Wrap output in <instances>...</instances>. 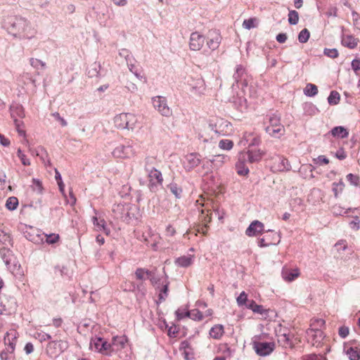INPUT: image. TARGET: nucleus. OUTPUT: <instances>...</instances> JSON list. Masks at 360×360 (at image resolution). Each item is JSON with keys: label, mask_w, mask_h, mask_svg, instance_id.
Here are the masks:
<instances>
[{"label": "nucleus", "mask_w": 360, "mask_h": 360, "mask_svg": "<svg viewBox=\"0 0 360 360\" xmlns=\"http://www.w3.org/2000/svg\"><path fill=\"white\" fill-rule=\"evenodd\" d=\"M2 26L8 34L19 39H32L36 34L30 22L20 16H7L4 18Z\"/></svg>", "instance_id": "1"}, {"label": "nucleus", "mask_w": 360, "mask_h": 360, "mask_svg": "<svg viewBox=\"0 0 360 360\" xmlns=\"http://www.w3.org/2000/svg\"><path fill=\"white\" fill-rule=\"evenodd\" d=\"M138 122L136 116L131 113H121L114 118L115 126L117 129L133 130Z\"/></svg>", "instance_id": "2"}, {"label": "nucleus", "mask_w": 360, "mask_h": 360, "mask_svg": "<svg viewBox=\"0 0 360 360\" xmlns=\"http://www.w3.org/2000/svg\"><path fill=\"white\" fill-rule=\"evenodd\" d=\"M131 205L129 203H117L115 204L112 207V212L115 218L120 219L126 223H129L132 219L130 213Z\"/></svg>", "instance_id": "3"}, {"label": "nucleus", "mask_w": 360, "mask_h": 360, "mask_svg": "<svg viewBox=\"0 0 360 360\" xmlns=\"http://www.w3.org/2000/svg\"><path fill=\"white\" fill-rule=\"evenodd\" d=\"M269 125L266 127V131L271 136L279 137L284 133V127L281 123L280 116L273 114L269 118Z\"/></svg>", "instance_id": "4"}, {"label": "nucleus", "mask_w": 360, "mask_h": 360, "mask_svg": "<svg viewBox=\"0 0 360 360\" xmlns=\"http://www.w3.org/2000/svg\"><path fill=\"white\" fill-rule=\"evenodd\" d=\"M91 347H94L95 349L107 356H111V344L101 337H95L91 340Z\"/></svg>", "instance_id": "5"}, {"label": "nucleus", "mask_w": 360, "mask_h": 360, "mask_svg": "<svg viewBox=\"0 0 360 360\" xmlns=\"http://www.w3.org/2000/svg\"><path fill=\"white\" fill-rule=\"evenodd\" d=\"M147 173L149 181V189L152 192H155L158 190V186L162 185L163 177L162 172L156 168H154L147 172Z\"/></svg>", "instance_id": "6"}, {"label": "nucleus", "mask_w": 360, "mask_h": 360, "mask_svg": "<svg viewBox=\"0 0 360 360\" xmlns=\"http://www.w3.org/2000/svg\"><path fill=\"white\" fill-rule=\"evenodd\" d=\"M69 347L68 342L66 340L51 341L46 346V352L51 356H56L63 353Z\"/></svg>", "instance_id": "7"}, {"label": "nucleus", "mask_w": 360, "mask_h": 360, "mask_svg": "<svg viewBox=\"0 0 360 360\" xmlns=\"http://www.w3.org/2000/svg\"><path fill=\"white\" fill-rule=\"evenodd\" d=\"M240 160H246L249 163L259 162L265 153L259 149H248L247 151L240 153Z\"/></svg>", "instance_id": "8"}, {"label": "nucleus", "mask_w": 360, "mask_h": 360, "mask_svg": "<svg viewBox=\"0 0 360 360\" xmlns=\"http://www.w3.org/2000/svg\"><path fill=\"white\" fill-rule=\"evenodd\" d=\"M253 348L257 354L261 356L269 355L275 349V343L274 342H253Z\"/></svg>", "instance_id": "9"}, {"label": "nucleus", "mask_w": 360, "mask_h": 360, "mask_svg": "<svg viewBox=\"0 0 360 360\" xmlns=\"http://www.w3.org/2000/svg\"><path fill=\"white\" fill-rule=\"evenodd\" d=\"M153 105L154 108L163 116L169 117L172 115V110L167 103V99L162 96H155L153 98Z\"/></svg>", "instance_id": "10"}, {"label": "nucleus", "mask_w": 360, "mask_h": 360, "mask_svg": "<svg viewBox=\"0 0 360 360\" xmlns=\"http://www.w3.org/2000/svg\"><path fill=\"white\" fill-rule=\"evenodd\" d=\"M135 153V150L133 148V146L128 143L127 146L124 145H120L117 147H116L112 154L113 157L116 158H129L131 156H133Z\"/></svg>", "instance_id": "11"}, {"label": "nucleus", "mask_w": 360, "mask_h": 360, "mask_svg": "<svg viewBox=\"0 0 360 360\" xmlns=\"http://www.w3.org/2000/svg\"><path fill=\"white\" fill-rule=\"evenodd\" d=\"M200 155L198 153H191L186 155L184 168L186 171H191L201 163Z\"/></svg>", "instance_id": "12"}, {"label": "nucleus", "mask_w": 360, "mask_h": 360, "mask_svg": "<svg viewBox=\"0 0 360 360\" xmlns=\"http://www.w3.org/2000/svg\"><path fill=\"white\" fill-rule=\"evenodd\" d=\"M205 39V37L199 32H192L189 41L190 49L192 51H199L202 47Z\"/></svg>", "instance_id": "13"}, {"label": "nucleus", "mask_w": 360, "mask_h": 360, "mask_svg": "<svg viewBox=\"0 0 360 360\" xmlns=\"http://www.w3.org/2000/svg\"><path fill=\"white\" fill-rule=\"evenodd\" d=\"M18 337V333L15 329L10 330L4 335V344L8 346L7 348L11 349V354L14 353Z\"/></svg>", "instance_id": "14"}, {"label": "nucleus", "mask_w": 360, "mask_h": 360, "mask_svg": "<svg viewBox=\"0 0 360 360\" xmlns=\"http://www.w3.org/2000/svg\"><path fill=\"white\" fill-rule=\"evenodd\" d=\"M264 232V225L262 222L255 220L249 225L245 231V234L248 236L252 237L257 236Z\"/></svg>", "instance_id": "15"}, {"label": "nucleus", "mask_w": 360, "mask_h": 360, "mask_svg": "<svg viewBox=\"0 0 360 360\" xmlns=\"http://www.w3.org/2000/svg\"><path fill=\"white\" fill-rule=\"evenodd\" d=\"M272 168L277 172H288L290 170L291 166L288 159L278 155L274 159Z\"/></svg>", "instance_id": "16"}, {"label": "nucleus", "mask_w": 360, "mask_h": 360, "mask_svg": "<svg viewBox=\"0 0 360 360\" xmlns=\"http://www.w3.org/2000/svg\"><path fill=\"white\" fill-rule=\"evenodd\" d=\"M211 37V38L207 40V45L210 49L212 51L216 50L221 43V37L216 31L210 32L209 37Z\"/></svg>", "instance_id": "17"}, {"label": "nucleus", "mask_w": 360, "mask_h": 360, "mask_svg": "<svg viewBox=\"0 0 360 360\" xmlns=\"http://www.w3.org/2000/svg\"><path fill=\"white\" fill-rule=\"evenodd\" d=\"M92 222L97 231H103L106 235L110 234V230L108 227L104 219L94 216L92 217Z\"/></svg>", "instance_id": "18"}, {"label": "nucleus", "mask_w": 360, "mask_h": 360, "mask_svg": "<svg viewBox=\"0 0 360 360\" xmlns=\"http://www.w3.org/2000/svg\"><path fill=\"white\" fill-rule=\"evenodd\" d=\"M127 342V338L125 335L115 336L112 339L111 350L112 353L123 349Z\"/></svg>", "instance_id": "19"}, {"label": "nucleus", "mask_w": 360, "mask_h": 360, "mask_svg": "<svg viewBox=\"0 0 360 360\" xmlns=\"http://www.w3.org/2000/svg\"><path fill=\"white\" fill-rule=\"evenodd\" d=\"M328 134L334 138L345 139L348 137L349 131L345 127L338 126L333 127Z\"/></svg>", "instance_id": "20"}, {"label": "nucleus", "mask_w": 360, "mask_h": 360, "mask_svg": "<svg viewBox=\"0 0 360 360\" xmlns=\"http://www.w3.org/2000/svg\"><path fill=\"white\" fill-rule=\"evenodd\" d=\"M11 116L14 120L19 117H23L25 116V111L22 105L18 103H13L9 108Z\"/></svg>", "instance_id": "21"}, {"label": "nucleus", "mask_w": 360, "mask_h": 360, "mask_svg": "<svg viewBox=\"0 0 360 360\" xmlns=\"http://www.w3.org/2000/svg\"><path fill=\"white\" fill-rule=\"evenodd\" d=\"M264 236L265 238H267L270 239L269 240L270 242H268V244H269V245H276L280 243L281 236L278 232L269 229L267 231H264Z\"/></svg>", "instance_id": "22"}, {"label": "nucleus", "mask_w": 360, "mask_h": 360, "mask_svg": "<svg viewBox=\"0 0 360 360\" xmlns=\"http://www.w3.org/2000/svg\"><path fill=\"white\" fill-rule=\"evenodd\" d=\"M246 160H240V154H238V161L236 163V169L238 175L246 176L249 173V169L246 166Z\"/></svg>", "instance_id": "23"}, {"label": "nucleus", "mask_w": 360, "mask_h": 360, "mask_svg": "<svg viewBox=\"0 0 360 360\" xmlns=\"http://www.w3.org/2000/svg\"><path fill=\"white\" fill-rule=\"evenodd\" d=\"M193 260V255H184L176 258L174 261V263L178 266L186 268L192 264Z\"/></svg>", "instance_id": "24"}, {"label": "nucleus", "mask_w": 360, "mask_h": 360, "mask_svg": "<svg viewBox=\"0 0 360 360\" xmlns=\"http://www.w3.org/2000/svg\"><path fill=\"white\" fill-rule=\"evenodd\" d=\"M359 39L353 35H346L342 39V44L349 49H354L356 47Z\"/></svg>", "instance_id": "25"}, {"label": "nucleus", "mask_w": 360, "mask_h": 360, "mask_svg": "<svg viewBox=\"0 0 360 360\" xmlns=\"http://www.w3.org/2000/svg\"><path fill=\"white\" fill-rule=\"evenodd\" d=\"M224 333V326L221 324L214 325L210 330V335L216 340L220 339Z\"/></svg>", "instance_id": "26"}, {"label": "nucleus", "mask_w": 360, "mask_h": 360, "mask_svg": "<svg viewBox=\"0 0 360 360\" xmlns=\"http://www.w3.org/2000/svg\"><path fill=\"white\" fill-rule=\"evenodd\" d=\"M246 308L251 309L253 312L259 314H264L267 312V310L264 309L262 305L257 304L255 300H250L246 304Z\"/></svg>", "instance_id": "27"}, {"label": "nucleus", "mask_w": 360, "mask_h": 360, "mask_svg": "<svg viewBox=\"0 0 360 360\" xmlns=\"http://www.w3.org/2000/svg\"><path fill=\"white\" fill-rule=\"evenodd\" d=\"M299 276V272L297 270L290 271L288 269H283L282 271V277L283 278L288 282H291L294 281Z\"/></svg>", "instance_id": "28"}, {"label": "nucleus", "mask_w": 360, "mask_h": 360, "mask_svg": "<svg viewBox=\"0 0 360 360\" xmlns=\"http://www.w3.org/2000/svg\"><path fill=\"white\" fill-rule=\"evenodd\" d=\"M101 65L94 63L87 68V75L89 77H97L100 76Z\"/></svg>", "instance_id": "29"}, {"label": "nucleus", "mask_w": 360, "mask_h": 360, "mask_svg": "<svg viewBox=\"0 0 360 360\" xmlns=\"http://www.w3.org/2000/svg\"><path fill=\"white\" fill-rule=\"evenodd\" d=\"M156 165L157 161L154 157L148 156L144 160V169L146 172L155 168Z\"/></svg>", "instance_id": "30"}, {"label": "nucleus", "mask_w": 360, "mask_h": 360, "mask_svg": "<svg viewBox=\"0 0 360 360\" xmlns=\"http://www.w3.org/2000/svg\"><path fill=\"white\" fill-rule=\"evenodd\" d=\"M304 94L307 96L313 97L318 94V88L315 84L308 83L304 89Z\"/></svg>", "instance_id": "31"}, {"label": "nucleus", "mask_w": 360, "mask_h": 360, "mask_svg": "<svg viewBox=\"0 0 360 360\" xmlns=\"http://www.w3.org/2000/svg\"><path fill=\"white\" fill-rule=\"evenodd\" d=\"M167 188L176 198H181L182 189L177 185V184L174 182L170 183L167 185Z\"/></svg>", "instance_id": "32"}, {"label": "nucleus", "mask_w": 360, "mask_h": 360, "mask_svg": "<svg viewBox=\"0 0 360 360\" xmlns=\"http://www.w3.org/2000/svg\"><path fill=\"white\" fill-rule=\"evenodd\" d=\"M228 160V157L225 155H215L212 158V162L214 163V166L219 167L222 165Z\"/></svg>", "instance_id": "33"}, {"label": "nucleus", "mask_w": 360, "mask_h": 360, "mask_svg": "<svg viewBox=\"0 0 360 360\" xmlns=\"http://www.w3.org/2000/svg\"><path fill=\"white\" fill-rule=\"evenodd\" d=\"M340 100V95L336 91H331L329 96L328 97V102L330 105H334L339 103Z\"/></svg>", "instance_id": "34"}, {"label": "nucleus", "mask_w": 360, "mask_h": 360, "mask_svg": "<svg viewBox=\"0 0 360 360\" xmlns=\"http://www.w3.org/2000/svg\"><path fill=\"white\" fill-rule=\"evenodd\" d=\"M347 354L349 360H360V349L358 350L356 347H349L347 350Z\"/></svg>", "instance_id": "35"}, {"label": "nucleus", "mask_w": 360, "mask_h": 360, "mask_svg": "<svg viewBox=\"0 0 360 360\" xmlns=\"http://www.w3.org/2000/svg\"><path fill=\"white\" fill-rule=\"evenodd\" d=\"M18 205V199L16 197H10L7 199L6 207L8 210H15Z\"/></svg>", "instance_id": "36"}, {"label": "nucleus", "mask_w": 360, "mask_h": 360, "mask_svg": "<svg viewBox=\"0 0 360 360\" xmlns=\"http://www.w3.org/2000/svg\"><path fill=\"white\" fill-rule=\"evenodd\" d=\"M0 243L13 246L12 239L9 233L0 229Z\"/></svg>", "instance_id": "37"}, {"label": "nucleus", "mask_w": 360, "mask_h": 360, "mask_svg": "<svg viewBox=\"0 0 360 360\" xmlns=\"http://www.w3.org/2000/svg\"><path fill=\"white\" fill-rule=\"evenodd\" d=\"M310 37V32L308 30V29L304 28L302 30L300 33L298 34V41L299 42L302 44H304L308 41Z\"/></svg>", "instance_id": "38"}, {"label": "nucleus", "mask_w": 360, "mask_h": 360, "mask_svg": "<svg viewBox=\"0 0 360 360\" xmlns=\"http://www.w3.org/2000/svg\"><path fill=\"white\" fill-rule=\"evenodd\" d=\"M299 21V13L295 10H291L288 13V22L291 25H295Z\"/></svg>", "instance_id": "39"}, {"label": "nucleus", "mask_w": 360, "mask_h": 360, "mask_svg": "<svg viewBox=\"0 0 360 360\" xmlns=\"http://www.w3.org/2000/svg\"><path fill=\"white\" fill-rule=\"evenodd\" d=\"M345 187V184L342 180L339 182H333V191L334 193V196L337 198L338 197L339 193H342Z\"/></svg>", "instance_id": "40"}, {"label": "nucleus", "mask_w": 360, "mask_h": 360, "mask_svg": "<svg viewBox=\"0 0 360 360\" xmlns=\"http://www.w3.org/2000/svg\"><path fill=\"white\" fill-rule=\"evenodd\" d=\"M30 63L32 67H33L34 68H35L37 70H39V69L44 70L46 68V63L44 62H43L42 60L37 59V58H31L30 59Z\"/></svg>", "instance_id": "41"}, {"label": "nucleus", "mask_w": 360, "mask_h": 360, "mask_svg": "<svg viewBox=\"0 0 360 360\" xmlns=\"http://www.w3.org/2000/svg\"><path fill=\"white\" fill-rule=\"evenodd\" d=\"M245 72V69L242 65H238L236 66V72L233 75V79H235L236 84H239L240 81V78Z\"/></svg>", "instance_id": "42"}, {"label": "nucleus", "mask_w": 360, "mask_h": 360, "mask_svg": "<svg viewBox=\"0 0 360 360\" xmlns=\"http://www.w3.org/2000/svg\"><path fill=\"white\" fill-rule=\"evenodd\" d=\"M32 188L39 194H41L44 190L41 181L38 179H32Z\"/></svg>", "instance_id": "43"}, {"label": "nucleus", "mask_w": 360, "mask_h": 360, "mask_svg": "<svg viewBox=\"0 0 360 360\" xmlns=\"http://www.w3.org/2000/svg\"><path fill=\"white\" fill-rule=\"evenodd\" d=\"M11 253L12 251L8 248H3L0 249L1 258L6 264H9L11 262V259L8 258V257L11 255Z\"/></svg>", "instance_id": "44"}, {"label": "nucleus", "mask_w": 360, "mask_h": 360, "mask_svg": "<svg viewBox=\"0 0 360 360\" xmlns=\"http://www.w3.org/2000/svg\"><path fill=\"white\" fill-rule=\"evenodd\" d=\"M147 272H150V271L143 268H138L135 271L136 279L145 281L147 278Z\"/></svg>", "instance_id": "45"}, {"label": "nucleus", "mask_w": 360, "mask_h": 360, "mask_svg": "<svg viewBox=\"0 0 360 360\" xmlns=\"http://www.w3.org/2000/svg\"><path fill=\"white\" fill-rule=\"evenodd\" d=\"M233 146V143L229 139H222L219 143V147L223 150H231Z\"/></svg>", "instance_id": "46"}, {"label": "nucleus", "mask_w": 360, "mask_h": 360, "mask_svg": "<svg viewBox=\"0 0 360 360\" xmlns=\"http://www.w3.org/2000/svg\"><path fill=\"white\" fill-rule=\"evenodd\" d=\"M147 278L150 281L152 285L159 287L160 279L155 276V271L147 272Z\"/></svg>", "instance_id": "47"}, {"label": "nucleus", "mask_w": 360, "mask_h": 360, "mask_svg": "<svg viewBox=\"0 0 360 360\" xmlns=\"http://www.w3.org/2000/svg\"><path fill=\"white\" fill-rule=\"evenodd\" d=\"M169 283V282L165 283L160 290V293L159 294V300L160 302L165 301L168 295Z\"/></svg>", "instance_id": "48"}, {"label": "nucleus", "mask_w": 360, "mask_h": 360, "mask_svg": "<svg viewBox=\"0 0 360 360\" xmlns=\"http://www.w3.org/2000/svg\"><path fill=\"white\" fill-rule=\"evenodd\" d=\"M248 301H250V300L248 299V295L243 291L240 295L237 297V303L238 306H245Z\"/></svg>", "instance_id": "49"}, {"label": "nucleus", "mask_w": 360, "mask_h": 360, "mask_svg": "<svg viewBox=\"0 0 360 360\" xmlns=\"http://www.w3.org/2000/svg\"><path fill=\"white\" fill-rule=\"evenodd\" d=\"M324 55L331 58H336L338 57L339 53L336 49L325 48L323 50Z\"/></svg>", "instance_id": "50"}, {"label": "nucleus", "mask_w": 360, "mask_h": 360, "mask_svg": "<svg viewBox=\"0 0 360 360\" xmlns=\"http://www.w3.org/2000/svg\"><path fill=\"white\" fill-rule=\"evenodd\" d=\"M46 242L48 244H54L59 240L60 236L56 233L46 234Z\"/></svg>", "instance_id": "51"}, {"label": "nucleus", "mask_w": 360, "mask_h": 360, "mask_svg": "<svg viewBox=\"0 0 360 360\" xmlns=\"http://www.w3.org/2000/svg\"><path fill=\"white\" fill-rule=\"evenodd\" d=\"M191 315L190 318L194 321H201L203 319V315L202 312L198 309H193L190 311Z\"/></svg>", "instance_id": "52"}, {"label": "nucleus", "mask_w": 360, "mask_h": 360, "mask_svg": "<svg viewBox=\"0 0 360 360\" xmlns=\"http://www.w3.org/2000/svg\"><path fill=\"white\" fill-rule=\"evenodd\" d=\"M213 166L214 163L212 162V159H208L206 161H202V169L205 170L206 174L212 172Z\"/></svg>", "instance_id": "53"}, {"label": "nucleus", "mask_w": 360, "mask_h": 360, "mask_svg": "<svg viewBox=\"0 0 360 360\" xmlns=\"http://www.w3.org/2000/svg\"><path fill=\"white\" fill-rule=\"evenodd\" d=\"M119 55L121 57L124 58L127 63L131 62L134 60L133 57L130 55V51L128 49H121L119 52Z\"/></svg>", "instance_id": "54"}, {"label": "nucleus", "mask_w": 360, "mask_h": 360, "mask_svg": "<svg viewBox=\"0 0 360 360\" xmlns=\"http://www.w3.org/2000/svg\"><path fill=\"white\" fill-rule=\"evenodd\" d=\"M165 323L166 325V327L168 328L167 330V335L170 338H176L177 334L179 333V330L176 328V326L173 324L172 326H168V325L165 321Z\"/></svg>", "instance_id": "55"}, {"label": "nucleus", "mask_w": 360, "mask_h": 360, "mask_svg": "<svg viewBox=\"0 0 360 360\" xmlns=\"http://www.w3.org/2000/svg\"><path fill=\"white\" fill-rule=\"evenodd\" d=\"M255 21H256V19L252 18L246 19L243 22V27L247 30H250L252 28H254L256 27V25L255 24Z\"/></svg>", "instance_id": "56"}, {"label": "nucleus", "mask_w": 360, "mask_h": 360, "mask_svg": "<svg viewBox=\"0 0 360 360\" xmlns=\"http://www.w3.org/2000/svg\"><path fill=\"white\" fill-rule=\"evenodd\" d=\"M304 110L309 112L311 115H315L316 113L319 112L318 108L314 105L313 103H305L304 105Z\"/></svg>", "instance_id": "57"}, {"label": "nucleus", "mask_w": 360, "mask_h": 360, "mask_svg": "<svg viewBox=\"0 0 360 360\" xmlns=\"http://www.w3.org/2000/svg\"><path fill=\"white\" fill-rule=\"evenodd\" d=\"M18 158L20 159L21 162L25 166H28L30 165V162L29 159L26 158V155L22 153V150L20 148L18 149L17 152Z\"/></svg>", "instance_id": "58"}, {"label": "nucleus", "mask_w": 360, "mask_h": 360, "mask_svg": "<svg viewBox=\"0 0 360 360\" xmlns=\"http://www.w3.org/2000/svg\"><path fill=\"white\" fill-rule=\"evenodd\" d=\"M313 162L316 165H327L329 163V160L325 155H319L316 158H314Z\"/></svg>", "instance_id": "59"}, {"label": "nucleus", "mask_w": 360, "mask_h": 360, "mask_svg": "<svg viewBox=\"0 0 360 360\" xmlns=\"http://www.w3.org/2000/svg\"><path fill=\"white\" fill-rule=\"evenodd\" d=\"M347 179L352 185L357 186L359 182V177L357 175L353 174H349L347 175Z\"/></svg>", "instance_id": "60"}, {"label": "nucleus", "mask_w": 360, "mask_h": 360, "mask_svg": "<svg viewBox=\"0 0 360 360\" xmlns=\"http://www.w3.org/2000/svg\"><path fill=\"white\" fill-rule=\"evenodd\" d=\"M175 314H176V319L179 321V320H181V319H184L185 317H189L190 318L191 312L188 310H186L185 312H184L180 309H178L175 311Z\"/></svg>", "instance_id": "61"}, {"label": "nucleus", "mask_w": 360, "mask_h": 360, "mask_svg": "<svg viewBox=\"0 0 360 360\" xmlns=\"http://www.w3.org/2000/svg\"><path fill=\"white\" fill-rule=\"evenodd\" d=\"M354 25L360 30V15L355 11H352Z\"/></svg>", "instance_id": "62"}, {"label": "nucleus", "mask_w": 360, "mask_h": 360, "mask_svg": "<svg viewBox=\"0 0 360 360\" xmlns=\"http://www.w3.org/2000/svg\"><path fill=\"white\" fill-rule=\"evenodd\" d=\"M245 139L247 141H250L249 147L259 146L261 143V139L259 136H255L252 139L245 136Z\"/></svg>", "instance_id": "63"}, {"label": "nucleus", "mask_w": 360, "mask_h": 360, "mask_svg": "<svg viewBox=\"0 0 360 360\" xmlns=\"http://www.w3.org/2000/svg\"><path fill=\"white\" fill-rule=\"evenodd\" d=\"M350 228L353 230L358 231L360 229V219L359 217L356 216L353 220L349 223Z\"/></svg>", "instance_id": "64"}]
</instances>
